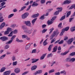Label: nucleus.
I'll use <instances>...</instances> for the list:
<instances>
[{
    "label": "nucleus",
    "mask_w": 75,
    "mask_h": 75,
    "mask_svg": "<svg viewBox=\"0 0 75 75\" xmlns=\"http://www.w3.org/2000/svg\"><path fill=\"white\" fill-rule=\"evenodd\" d=\"M25 23L27 26H28V27H31V23L30 21H25Z\"/></svg>",
    "instance_id": "0eeeda50"
},
{
    "label": "nucleus",
    "mask_w": 75,
    "mask_h": 75,
    "mask_svg": "<svg viewBox=\"0 0 75 75\" xmlns=\"http://www.w3.org/2000/svg\"><path fill=\"white\" fill-rule=\"evenodd\" d=\"M70 30L71 31L73 32V31H74L75 30V26H73L70 28Z\"/></svg>",
    "instance_id": "4be33fe9"
},
{
    "label": "nucleus",
    "mask_w": 75,
    "mask_h": 75,
    "mask_svg": "<svg viewBox=\"0 0 75 75\" xmlns=\"http://www.w3.org/2000/svg\"><path fill=\"white\" fill-rule=\"evenodd\" d=\"M29 72L28 71H25V72L23 73L22 74V75H26V74H28V73Z\"/></svg>",
    "instance_id": "864d4df0"
},
{
    "label": "nucleus",
    "mask_w": 75,
    "mask_h": 75,
    "mask_svg": "<svg viewBox=\"0 0 75 75\" xmlns=\"http://www.w3.org/2000/svg\"><path fill=\"white\" fill-rule=\"evenodd\" d=\"M14 72L16 73V74H18L20 72V68H16L14 70Z\"/></svg>",
    "instance_id": "9b49d317"
},
{
    "label": "nucleus",
    "mask_w": 75,
    "mask_h": 75,
    "mask_svg": "<svg viewBox=\"0 0 75 75\" xmlns=\"http://www.w3.org/2000/svg\"><path fill=\"white\" fill-rule=\"evenodd\" d=\"M65 17H66V16L65 15H64L62 16L60 19V21H62L63 20H64V19L65 18Z\"/></svg>",
    "instance_id": "72a5a7b5"
},
{
    "label": "nucleus",
    "mask_w": 75,
    "mask_h": 75,
    "mask_svg": "<svg viewBox=\"0 0 75 75\" xmlns=\"http://www.w3.org/2000/svg\"><path fill=\"white\" fill-rule=\"evenodd\" d=\"M11 27H13V28H15L16 27H18V25H16V24H12L11 25Z\"/></svg>",
    "instance_id": "2f4dec72"
},
{
    "label": "nucleus",
    "mask_w": 75,
    "mask_h": 75,
    "mask_svg": "<svg viewBox=\"0 0 75 75\" xmlns=\"http://www.w3.org/2000/svg\"><path fill=\"white\" fill-rule=\"evenodd\" d=\"M37 68V66L36 65L33 66L31 67V71H34V70L36 69Z\"/></svg>",
    "instance_id": "2eb2a0df"
},
{
    "label": "nucleus",
    "mask_w": 75,
    "mask_h": 75,
    "mask_svg": "<svg viewBox=\"0 0 75 75\" xmlns=\"http://www.w3.org/2000/svg\"><path fill=\"white\" fill-rule=\"evenodd\" d=\"M69 27H67L66 28H64L63 30H64V31H68V30H69Z\"/></svg>",
    "instance_id": "e433bc0d"
},
{
    "label": "nucleus",
    "mask_w": 75,
    "mask_h": 75,
    "mask_svg": "<svg viewBox=\"0 0 75 75\" xmlns=\"http://www.w3.org/2000/svg\"><path fill=\"white\" fill-rule=\"evenodd\" d=\"M46 39L45 41L43 42V45L45 46V45H47V42L46 41H47V39Z\"/></svg>",
    "instance_id": "a18cd8bd"
},
{
    "label": "nucleus",
    "mask_w": 75,
    "mask_h": 75,
    "mask_svg": "<svg viewBox=\"0 0 75 75\" xmlns=\"http://www.w3.org/2000/svg\"><path fill=\"white\" fill-rule=\"evenodd\" d=\"M13 35V31H12L10 33L9 35H8V36L9 37H11Z\"/></svg>",
    "instance_id": "8fccbe9b"
},
{
    "label": "nucleus",
    "mask_w": 75,
    "mask_h": 75,
    "mask_svg": "<svg viewBox=\"0 0 75 75\" xmlns=\"http://www.w3.org/2000/svg\"><path fill=\"white\" fill-rule=\"evenodd\" d=\"M47 31V29H44L42 31V33H45Z\"/></svg>",
    "instance_id": "680f3d73"
},
{
    "label": "nucleus",
    "mask_w": 75,
    "mask_h": 75,
    "mask_svg": "<svg viewBox=\"0 0 75 75\" xmlns=\"http://www.w3.org/2000/svg\"><path fill=\"white\" fill-rule=\"evenodd\" d=\"M40 20H44V15L42 16L40 18Z\"/></svg>",
    "instance_id": "09e8293b"
},
{
    "label": "nucleus",
    "mask_w": 75,
    "mask_h": 75,
    "mask_svg": "<svg viewBox=\"0 0 75 75\" xmlns=\"http://www.w3.org/2000/svg\"><path fill=\"white\" fill-rule=\"evenodd\" d=\"M58 27L59 28H62V23H60L58 25Z\"/></svg>",
    "instance_id": "4c0bfd02"
},
{
    "label": "nucleus",
    "mask_w": 75,
    "mask_h": 75,
    "mask_svg": "<svg viewBox=\"0 0 75 75\" xmlns=\"http://www.w3.org/2000/svg\"><path fill=\"white\" fill-rule=\"evenodd\" d=\"M47 27V25H42V28H45Z\"/></svg>",
    "instance_id": "0e129e2a"
},
{
    "label": "nucleus",
    "mask_w": 75,
    "mask_h": 75,
    "mask_svg": "<svg viewBox=\"0 0 75 75\" xmlns=\"http://www.w3.org/2000/svg\"><path fill=\"white\" fill-rule=\"evenodd\" d=\"M57 9L58 10V11L54 13V15H58L59 14V12L60 11L61 12V11H62V8H57Z\"/></svg>",
    "instance_id": "7ed1b4c3"
},
{
    "label": "nucleus",
    "mask_w": 75,
    "mask_h": 75,
    "mask_svg": "<svg viewBox=\"0 0 75 75\" xmlns=\"http://www.w3.org/2000/svg\"><path fill=\"white\" fill-rule=\"evenodd\" d=\"M60 74H63V75H66V74L67 73V72L65 70H63L62 71H61L60 72Z\"/></svg>",
    "instance_id": "a211bd4d"
},
{
    "label": "nucleus",
    "mask_w": 75,
    "mask_h": 75,
    "mask_svg": "<svg viewBox=\"0 0 75 75\" xmlns=\"http://www.w3.org/2000/svg\"><path fill=\"white\" fill-rule=\"evenodd\" d=\"M9 34V32L7 30H6L4 32V34L5 35H7V34Z\"/></svg>",
    "instance_id": "4d7b16f0"
},
{
    "label": "nucleus",
    "mask_w": 75,
    "mask_h": 75,
    "mask_svg": "<svg viewBox=\"0 0 75 75\" xmlns=\"http://www.w3.org/2000/svg\"><path fill=\"white\" fill-rule=\"evenodd\" d=\"M40 2L41 4H44L45 2V0H41Z\"/></svg>",
    "instance_id": "5fc2aeb1"
},
{
    "label": "nucleus",
    "mask_w": 75,
    "mask_h": 75,
    "mask_svg": "<svg viewBox=\"0 0 75 75\" xmlns=\"http://www.w3.org/2000/svg\"><path fill=\"white\" fill-rule=\"evenodd\" d=\"M59 33V31H54L50 36V40H52L56 35L57 36Z\"/></svg>",
    "instance_id": "f257e3e1"
},
{
    "label": "nucleus",
    "mask_w": 75,
    "mask_h": 75,
    "mask_svg": "<svg viewBox=\"0 0 75 75\" xmlns=\"http://www.w3.org/2000/svg\"><path fill=\"white\" fill-rule=\"evenodd\" d=\"M57 18V16H54L50 20H50H49L47 21L48 24L50 25V24H52L53 23V21L55 20Z\"/></svg>",
    "instance_id": "f03ea898"
},
{
    "label": "nucleus",
    "mask_w": 75,
    "mask_h": 75,
    "mask_svg": "<svg viewBox=\"0 0 75 75\" xmlns=\"http://www.w3.org/2000/svg\"><path fill=\"white\" fill-rule=\"evenodd\" d=\"M37 71L38 74H42V70H39Z\"/></svg>",
    "instance_id": "473e14b6"
},
{
    "label": "nucleus",
    "mask_w": 75,
    "mask_h": 75,
    "mask_svg": "<svg viewBox=\"0 0 75 75\" xmlns=\"http://www.w3.org/2000/svg\"><path fill=\"white\" fill-rule=\"evenodd\" d=\"M55 41V38L53 39L52 40L51 42V43H52L53 42H54V41Z\"/></svg>",
    "instance_id": "338daca9"
},
{
    "label": "nucleus",
    "mask_w": 75,
    "mask_h": 75,
    "mask_svg": "<svg viewBox=\"0 0 75 75\" xmlns=\"http://www.w3.org/2000/svg\"><path fill=\"white\" fill-rule=\"evenodd\" d=\"M22 29L24 30H26L27 29V27L26 26L23 25L22 26Z\"/></svg>",
    "instance_id": "37998d69"
},
{
    "label": "nucleus",
    "mask_w": 75,
    "mask_h": 75,
    "mask_svg": "<svg viewBox=\"0 0 75 75\" xmlns=\"http://www.w3.org/2000/svg\"><path fill=\"white\" fill-rule=\"evenodd\" d=\"M26 40H28V41H30L31 39H30V38L28 37L27 36L26 38Z\"/></svg>",
    "instance_id": "052dcab7"
},
{
    "label": "nucleus",
    "mask_w": 75,
    "mask_h": 75,
    "mask_svg": "<svg viewBox=\"0 0 75 75\" xmlns=\"http://www.w3.org/2000/svg\"><path fill=\"white\" fill-rule=\"evenodd\" d=\"M16 37V35H14L11 38V40H10L8 42H7L6 43V44H10L11 43L13 42V40L14 39V38Z\"/></svg>",
    "instance_id": "423d86ee"
},
{
    "label": "nucleus",
    "mask_w": 75,
    "mask_h": 75,
    "mask_svg": "<svg viewBox=\"0 0 75 75\" xmlns=\"http://www.w3.org/2000/svg\"><path fill=\"white\" fill-rule=\"evenodd\" d=\"M6 4V2H3L0 4V7H3L4 6V5Z\"/></svg>",
    "instance_id": "5701e85b"
},
{
    "label": "nucleus",
    "mask_w": 75,
    "mask_h": 75,
    "mask_svg": "<svg viewBox=\"0 0 75 75\" xmlns=\"http://www.w3.org/2000/svg\"><path fill=\"white\" fill-rule=\"evenodd\" d=\"M69 52V51H65L64 52L62 53H61L62 55H67L68 53Z\"/></svg>",
    "instance_id": "aec40b11"
},
{
    "label": "nucleus",
    "mask_w": 75,
    "mask_h": 75,
    "mask_svg": "<svg viewBox=\"0 0 75 75\" xmlns=\"http://www.w3.org/2000/svg\"><path fill=\"white\" fill-rule=\"evenodd\" d=\"M17 63H18V62L17 61L14 62L12 63V65L13 66H16V65H17Z\"/></svg>",
    "instance_id": "393cba45"
},
{
    "label": "nucleus",
    "mask_w": 75,
    "mask_h": 75,
    "mask_svg": "<svg viewBox=\"0 0 75 75\" xmlns=\"http://www.w3.org/2000/svg\"><path fill=\"white\" fill-rule=\"evenodd\" d=\"M61 74V73L60 72H56L55 74V75H59Z\"/></svg>",
    "instance_id": "69168bd1"
},
{
    "label": "nucleus",
    "mask_w": 75,
    "mask_h": 75,
    "mask_svg": "<svg viewBox=\"0 0 75 75\" xmlns=\"http://www.w3.org/2000/svg\"><path fill=\"white\" fill-rule=\"evenodd\" d=\"M54 30V29L53 28H50L49 30V31H50V32H49V34H51V33H52V31H53V30Z\"/></svg>",
    "instance_id": "7c9ffc66"
},
{
    "label": "nucleus",
    "mask_w": 75,
    "mask_h": 75,
    "mask_svg": "<svg viewBox=\"0 0 75 75\" xmlns=\"http://www.w3.org/2000/svg\"><path fill=\"white\" fill-rule=\"evenodd\" d=\"M74 18H71L69 19V22H71L72 20V19H74Z\"/></svg>",
    "instance_id": "774afa93"
},
{
    "label": "nucleus",
    "mask_w": 75,
    "mask_h": 75,
    "mask_svg": "<svg viewBox=\"0 0 75 75\" xmlns=\"http://www.w3.org/2000/svg\"><path fill=\"white\" fill-rule=\"evenodd\" d=\"M18 31L17 29H15L13 31V34H16V33H17V32Z\"/></svg>",
    "instance_id": "3c124183"
},
{
    "label": "nucleus",
    "mask_w": 75,
    "mask_h": 75,
    "mask_svg": "<svg viewBox=\"0 0 75 75\" xmlns=\"http://www.w3.org/2000/svg\"><path fill=\"white\" fill-rule=\"evenodd\" d=\"M10 47V46L8 45H6L4 47V50H7Z\"/></svg>",
    "instance_id": "c756f323"
},
{
    "label": "nucleus",
    "mask_w": 75,
    "mask_h": 75,
    "mask_svg": "<svg viewBox=\"0 0 75 75\" xmlns=\"http://www.w3.org/2000/svg\"><path fill=\"white\" fill-rule=\"evenodd\" d=\"M64 32H64V30H62V31L61 33L60 34V36H62V35H63V34H64Z\"/></svg>",
    "instance_id": "de8ad7c7"
},
{
    "label": "nucleus",
    "mask_w": 75,
    "mask_h": 75,
    "mask_svg": "<svg viewBox=\"0 0 75 75\" xmlns=\"http://www.w3.org/2000/svg\"><path fill=\"white\" fill-rule=\"evenodd\" d=\"M57 48H58V47L57 46H56L54 47L53 48V52H56L57 50Z\"/></svg>",
    "instance_id": "a878e982"
},
{
    "label": "nucleus",
    "mask_w": 75,
    "mask_h": 75,
    "mask_svg": "<svg viewBox=\"0 0 75 75\" xmlns=\"http://www.w3.org/2000/svg\"><path fill=\"white\" fill-rule=\"evenodd\" d=\"M25 8H26V6H23L21 8V10L19 11V12H20L21 11H23V10H24V9H25Z\"/></svg>",
    "instance_id": "b1692460"
},
{
    "label": "nucleus",
    "mask_w": 75,
    "mask_h": 75,
    "mask_svg": "<svg viewBox=\"0 0 75 75\" xmlns=\"http://www.w3.org/2000/svg\"><path fill=\"white\" fill-rule=\"evenodd\" d=\"M10 73H11V71H6L3 73V75H9Z\"/></svg>",
    "instance_id": "1a4fd4ad"
},
{
    "label": "nucleus",
    "mask_w": 75,
    "mask_h": 75,
    "mask_svg": "<svg viewBox=\"0 0 75 75\" xmlns=\"http://www.w3.org/2000/svg\"><path fill=\"white\" fill-rule=\"evenodd\" d=\"M46 55V54H43L42 56H41L40 57V59L41 60H42V59H44V58L45 57Z\"/></svg>",
    "instance_id": "f3484780"
},
{
    "label": "nucleus",
    "mask_w": 75,
    "mask_h": 75,
    "mask_svg": "<svg viewBox=\"0 0 75 75\" xmlns=\"http://www.w3.org/2000/svg\"><path fill=\"white\" fill-rule=\"evenodd\" d=\"M63 42H64V40H62L58 42V44H63Z\"/></svg>",
    "instance_id": "bf43d9fd"
},
{
    "label": "nucleus",
    "mask_w": 75,
    "mask_h": 75,
    "mask_svg": "<svg viewBox=\"0 0 75 75\" xmlns=\"http://www.w3.org/2000/svg\"><path fill=\"white\" fill-rule=\"evenodd\" d=\"M27 37V35H22V38H26Z\"/></svg>",
    "instance_id": "c03bdc74"
},
{
    "label": "nucleus",
    "mask_w": 75,
    "mask_h": 75,
    "mask_svg": "<svg viewBox=\"0 0 75 75\" xmlns=\"http://www.w3.org/2000/svg\"><path fill=\"white\" fill-rule=\"evenodd\" d=\"M39 60V59H32V63L33 64V63H35V62H37Z\"/></svg>",
    "instance_id": "ddd939ff"
},
{
    "label": "nucleus",
    "mask_w": 75,
    "mask_h": 75,
    "mask_svg": "<svg viewBox=\"0 0 75 75\" xmlns=\"http://www.w3.org/2000/svg\"><path fill=\"white\" fill-rule=\"evenodd\" d=\"M52 56V54L51 53L47 55V58H48V57H51Z\"/></svg>",
    "instance_id": "13d9d810"
},
{
    "label": "nucleus",
    "mask_w": 75,
    "mask_h": 75,
    "mask_svg": "<svg viewBox=\"0 0 75 75\" xmlns=\"http://www.w3.org/2000/svg\"><path fill=\"white\" fill-rule=\"evenodd\" d=\"M75 55V52H73L71 53L70 54V56H74V55Z\"/></svg>",
    "instance_id": "6e6d98bb"
},
{
    "label": "nucleus",
    "mask_w": 75,
    "mask_h": 75,
    "mask_svg": "<svg viewBox=\"0 0 75 75\" xmlns=\"http://www.w3.org/2000/svg\"><path fill=\"white\" fill-rule=\"evenodd\" d=\"M54 71H55V69H52L49 71V74H51V73L54 72Z\"/></svg>",
    "instance_id": "a19ab883"
},
{
    "label": "nucleus",
    "mask_w": 75,
    "mask_h": 75,
    "mask_svg": "<svg viewBox=\"0 0 75 75\" xmlns=\"http://www.w3.org/2000/svg\"><path fill=\"white\" fill-rule=\"evenodd\" d=\"M6 68L5 67H2L0 71V72H4V71H5V69H6Z\"/></svg>",
    "instance_id": "412c9836"
},
{
    "label": "nucleus",
    "mask_w": 75,
    "mask_h": 75,
    "mask_svg": "<svg viewBox=\"0 0 75 75\" xmlns=\"http://www.w3.org/2000/svg\"><path fill=\"white\" fill-rule=\"evenodd\" d=\"M71 2V0L68 1V0L65 1L64 2V4H69Z\"/></svg>",
    "instance_id": "dca6fc26"
},
{
    "label": "nucleus",
    "mask_w": 75,
    "mask_h": 75,
    "mask_svg": "<svg viewBox=\"0 0 75 75\" xmlns=\"http://www.w3.org/2000/svg\"><path fill=\"white\" fill-rule=\"evenodd\" d=\"M6 54H4L2 55V56H1L0 57V59H3V58H4V57H6Z\"/></svg>",
    "instance_id": "c9c22d12"
},
{
    "label": "nucleus",
    "mask_w": 75,
    "mask_h": 75,
    "mask_svg": "<svg viewBox=\"0 0 75 75\" xmlns=\"http://www.w3.org/2000/svg\"><path fill=\"white\" fill-rule=\"evenodd\" d=\"M7 31L9 33V32H10L12 30V29H11V28H8L7 29Z\"/></svg>",
    "instance_id": "58836bf2"
},
{
    "label": "nucleus",
    "mask_w": 75,
    "mask_h": 75,
    "mask_svg": "<svg viewBox=\"0 0 75 75\" xmlns=\"http://www.w3.org/2000/svg\"><path fill=\"white\" fill-rule=\"evenodd\" d=\"M66 62H71V59L69 58H67L66 59Z\"/></svg>",
    "instance_id": "79ce46f5"
},
{
    "label": "nucleus",
    "mask_w": 75,
    "mask_h": 75,
    "mask_svg": "<svg viewBox=\"0 0 75 75\" xmlns=\"http://www.w3.org/2000/svg\"><path fill=\"white\" fill-rule=\"evenodd\" d=\"M37 19V18H35L32 21V23L33 25H34L35 23V21H36Z\"/></svg>",
    "instance_id": "6ab92c4d"
},
{
    "label": "nucleus",
    "mask_w": 75,
    "mask_h": 75,
    "mask_svg": "<svg viewBox=\"0 0 75 75\" xmlns=\"http://www.w3.org/2000/svg\"><path fill=\"white\" fill-rule=\"evenodd\" d=\"M33 28L29 30H28V33L29 34H31V33H32V32H33Z\"/></svg>",
    "instance_id": "bb28decb"
},
{
    "label": "nucleus",
    "mask_w": 75,
    "mask_h": 75,
    "mask_svg": "<svg viewBox=\"0 0 75 75\" xmlns=\"http://www.w3.org/2000/svg\"><path fill=\"white\" fill-rule=\"evenodd\" d=\"M0 40H1L2 41H6V40H7V37H1L0 38Z\"/></svg>",
    "instance_id": "f8f14e48"
},
{
    "label": "nucleus",
    "mask_w": 75,
    "mask_h": 75,
    "mask_svg": "<svg viewBox=\"0 0 75 75\" xmlns=\"http://www.w3.org/2000/svg\"><path fill=\"white\" fill-rule=\"evenodd\" d=\"M28 15H29V14L28 13H24L21 16V17L22 19H25V18H27V17L28 16Z\"/></svg>",
    "instance_id": "20e7f679"
},
{
    "label": "nucleus",
    "mask_w": 75,
    "mask_h": 75,
    "mask_svg": "<svg viewBox=\"0 0 75 75\" xmlns=\"http://www.w3.org/2000/svg\"><path fill=\"white\" fill-rule=\"evenodd\" d=\"M74 41V38H71L68 40L67 42L68 44H71Z\"/></svg>",
    "instance_id": "6e6552de"
},
{
    "label": "nucleus",
    "mask_w": 75,
    "mask_h": 75,
    "mask_svg": "<svg viewBox=\"0 0 75 75\" xmlns=\"http://www.w3.org/2000/svg\"><path fill=\"white\" fill-rule=\"evenodd\" d=\"M14 15V13H12L9 15L8 16V18H11V17H13Z\"/></svg>",
    "instance_id": "cd10ccee"
},
{
    "label": "nucleus",
    "mask_w": 75,
    "mask_h": 75,
    "mask_svg": "<svg viewBox=\"0 0 75 75\" xmlns=\"http://www.w3.org/2000/svg\"><path fill=\"white\" fill-rule=\"evenodd\" d=\"M71 11H69L68 12L67 14L66 17H69V16L70 15V14H71Z\"/></svg>",
    "instance_id": "f704fd0d"
},
{
    "label": "nucleus",
    "mask_w": 75,
    "mask_h": 75,
    "mask_svg": "<svg viewBox=\"0 0 75 75\" xmlns=\"http://www.w3.org/2000/svg\"><path fill=\"white\" fill-rule=\"evenodd\" d=\"M36 51H37V49H35L34 50H33L32 51L31 53L32 54H33V53H36Z\"/></svg>",
    "instance_id": "49530a36"
},
{
    "label": "nucleus",
    "mask_w": 75,
    "mask_h": 75,
    "mask_svg": "<svg viewBox=\"0 0 75 75\" xmlns=\"http://www.w3.org/2000/svg\"><path fill=\"white\" fill-rule=\"evenodd\" d=\"M2 18L3 17H1L0 18V23H1V22H3V21H4V19Z\"/></svg>",
    "instance_id": "603ef678"
},
{
    "label": "nucleus",
    "mask_w": 75,
    "mask_h": 75,
    "mask_svg": "<svg viewBox=\"0 0 75 75\" xmlns=\"http://www.w3.org/2000/svg\"><path fill=\"white\" fill-rule=\"evenodd\" d=\"M75 61V58H73L70 59V62H74Z\"/></svg>",
    "instance_id": "ea45409f"
},
{
    "label": "nucleus",
    "mask_w": 75,
    "mask_h": 75,
    "mask_svg": "<svg viewBox=\"0 0 75 75\" xmlns=\"http://www.w3.org/2000/svg\"><path fill=\"white\" fill-rule=\"evenodd\" d=\"M52 46H53V45H51L49 46V47L48 48L49 51H50L51 50V48Z\"/></svg>",
    "instance_id": "c85d7f7f"
},
{
    "label": "nucleus",
    "mask_w": 75,
    "mask_h": 75,
    "mask_svg": "<svg viewBox=\"0 0 75 75\" xmlns=\"http://www.w3.org/2000/svg\"><path fill=\"white\" fill-rule=\"evenodd\" d=\"M12 61H15L16 59V57L14 56H13L12 57Z\"/></svg>",
    "instance_id": "e2e57ef3"
},
{
    "label": "nucleus",
    "mask_w": 75,
    "mask_h": 75,
    "mask_svg": "<svg viewBox=\"0 0 75 75\" xmlns=\"http://www.w3.org/2000/svg\"><path fill=\"white\" fill-rule=\"evenodd\" d=\"M6 25V23H5L4 22L2 23L0 26V29H2L3 27H4Z\"/></svg>",
    "instance_id": "4468645a"
},
{
    "label": "nucleus",
    "mask_w": 75,
    "mask_h": 75,
    "mask_svg": "<svg viewBox=\"0 0 75 75\" xmlns=\"http://www.w3.org/2000/svg\"><path fill=\"white\" fill-rule=\"evenodd\" d=\"M30 47H31V44L29 43L27 44L25 47V50H28L30 48Z\"/></svg>",
    "instance_id": "9d476101"
},
{
    "label": "nucleus",
    "mask_w": 75,
    "mask_h": 75,
    "mask_svg": "<svg viewBox=\"0 0 75 75\" xmlns=\"http://www.w3.org/2000/svg\"><path fill=\"white\" fill-rule=\"evenodd\" d=\"M40 0H37L36 1L33 2L31 5V6L34 7H36V6H38V4L37 3V2H38Z\"/></svg>",
    "instance_id": "39448f33"
}]
</instances>
